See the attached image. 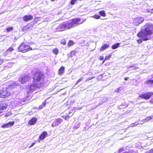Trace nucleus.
Here are the masks:
<instances>
[{
    "label": "nucleus",
    "instance_id": "nucleus-1",
    "mask_svg": "<svg viewBox=\"0 0 153 153\" xmlns=\"http://www.w3.org/2000/svg\"><path fill=\"white\" fill-rule=\"evenodd\" d=\"M45 76L39 73L35 74L33 76V83L31 84L28 89L32 92L37 89L42 88L45 83Z\"/></svg>",
    "mask_w": 153,
    "mask_h": 153
},
{
    "label": "nucleus",
    "instance_id": "nucleus-2",
    "mask_svg": "<svg viewBox=\"0 0 153 153\" xmlns=\"http://www.w3.org/2000/svg\"><path fill=\"white\" fill-rule=\"evenodd\" d=\"M144 27V29L142 30L140 32L137 34V36L142 39L137 40V42L138 43H141L142 42V39L144 41L148 40L149 39V36L152 33L153 30V25L152 24H147Z\"/></svg>",
    "mask_w": 153,
    "mask_h": 153
},
{
    "label": "nucleus",
    "instance_id": "nucleus-3",
    "mask_svg": "<svg viewBox=\"0 0 153 153\" xmlns=\"http://www.w3.org/2000/svg\"><path fill=\"white\" fill-rule=\"evenodd\" d=\"M80 19H76L72 20H70L67 22L59 25L56 28V30L57 31H61L70 29L76 26L77 25L82 24L84 22V21H82V22H80Z\"/></svg>",
    "mask_w": 153,
    "mask_h": 153
},
{
    "label": "nucleus",
    "instance_id": "nucleus-4",
    "mask_svg": "<svg viewBox=\"0 0 153 153\" xmlns=\"http://www.w3.org/2000/svg\"><path fill=\"white\" fill-rule=\"evenodd\" d=\"M35 48L33 49L30 46L26 45L24 44V43H22L20 45L18 49L19 51L24 53L30 50H35Z\"/></svg>",
    "mask_w": 153,
    "mask_h": 153
},
{
    "label": "nucleus",
    "instance_id": "nucleus-5",
    "mask_svg": "<svg viewBox=\"0 0 153 153\" xmlns=\"http://www.w3.org/2000/svg\"><path fill=\"white\" fill-rule=\"evenodd\" d=\"M10 94V93L6 88H3L0 91V97L4 98L6 97L9 96Z\"/></svg>",
    "mask_w": 153,
    "mask_h": 153
},
{
    "label": "nucleus",
    "instance_id": "nucleus-6",
    "mask_svg": "<svg viewBox=\"0 0 153 153\" xmlns=\"http://www.w3.org/2000/svg\"><path fill=\"white\" fill-rule=\"evenodd\" d=\"M153 95V93L152 92H148L142 95H139V97L142 99L145 100H148Z\"/></svg>",
    "mask_w": 153,
    "mask_h": 153
},
{
    "label": "nucleus",
    "instance_id": "nucleus-7",
    "mask_svg": "<svg viewBox=\"0 0 153 153\" xmlns=\"http://www.w3.org/2000/svg\"><path fill=\"white\" fill-rule=\"evenodd\" d=\"M30 79V77L29 76L26 75L20 77L19 81L22 84H24L26 82L28 81Z\"/></svg>",
    "mask_w": 153,
    "mask_h": 153
},
{
    "label": "nucleus",
    "instance_id": "nucleus-8",
    "mask_svg": "<svg viewBox=\"0 0 153 153\" xmlns=\"http://www.w3.org/2000/svg\"><path fill=\"white\" fill-rule=\"evenodd\" d=\"M62 121V120L61 118H58L56 119L53 122L51 126L53 127H55L60 124Z\"/></svg>",
    "mask_w": 153,
    "mask_h": 153
},
{
    "label": "nucleus",
    "instance_id": "nucleus-9",
    "mask_svg": "<svg viewBox=\"0 0 153 153\" xmlns=\"http://www.w3.org/2000/svg\"><path fill=\"white\" fill-rule=\"evenodd\" d=\"M143 19L141 17H138L134 18V24L138 25L142 23L143 21Z\"/></svg>",
    "mask_w": 153,
    "mask_h": 153
},
{
    "label": "nucleus",
    "instance_id": "nucleus-10",
    "mask_svg": "<svg viewBox=\"0 0 153 153\" xmlns=\"http://www.w3.org/2000/svg\"><path fill=\"white\" fill-rule=\"evenodd\" d=\"M14 49L12 47H10L4 53V56L5 57L7 56L9 57L11 53L13 51Z\"/></svg>",
    "mask_w": 153,
    "mask_h": 153
},
{
    "label": "nucleus",
    "instance_id": "nucleus-11",
    "mask_svg": "<svg viewBox=\"0 0 153 153\" xmlns=\"http://www.w3.org/2000/svg\"><path fill=\"white\" fill-rule=\"evenodd\" d=\"M7 107V105L5 103L0 104V113L2 112L5 110Z\"/></svg>",
    "mask_w": 153,
    "mask_h": 153
},
{
    "label": "nucleus",
    "instance_id": "nucleus-12",
    "mask_svg": "<svg viewBox=\"0 0 153 153\" xmlns=\"http://www.w3.org/2000/svg\"><path fill=\"white\" fill-rule=\"evenodd\" d=\"M14 123V121L10 122L6 124H4L2 126V128H8L13 126Z\"/></svg>",
    "mask_w": 153,
    "mask_h": 153
},
{
    "label": "nucleus",
    "instance_id": "nucleus-13",
    "mask_svg": "<svg viewBox=\"0 0 153 153\" xmlns=\"http://www.w3.org/2000/svg\"><path fill=\"white\" fill-rule=\"evenodd\" d=\"M33 18V16L31 15H25L23 17V19L24 21L27 22L32 19Z\"/></svg>",
    "mask_w": 153,
    "mask_h": 153
},
{
    "label": "nucleus",
    "instance_id": "nucleus-14",
    "mask_svg": "<svg viewBox=\"0 0 153 153\" xmlns=\"http://www.w3.org/2000/svg\"><path fill=\"white\" fill-rule=\"evenodd\" d=\"M37 119L35 117H33L28 123L29 125H32L35 124L36 122Z\"/></svg>",
    "mask_w": 153,
    "mask_h": 153
},
{
    "label": "nucleus",
    "instance_id": "nucleus-15",
    "mask_svg": "<svg viewBox=\"0 0 153 153\" xmlns=\"http://www.w3.org/2000/svg\"><path fill=\"white\" fill-rule=\"evenodd\" d=\"M48 135L47 132L44 131L39 136V139L41 140L44 139Z\"/></svg>",
    "mask_w": 153,
    "mask_h": 153
},
{
    "label": "nucleus",
    "instance_id": "nucleus-16",
    "mask_svg": "<svg viewBox=\"0 0 153 153\" xmlns=\"http://www.w3.org/2000/svg\"><path fill=\"white\" fill-rule=\"evenodd\" d=\"M109 46V45L107 44H104L100 48V51H103L106 49Z\"/></svg>",
    "mask_w": 153,
    "mask_h": 153
},
{
    "label": "nucleus",
    "instance_id": "nucleus-17",
    "mask_svg": "<svg viewBox=\"0 0 153 153\" xmlns=\"http://www.w3.org/2000/svg\"><path fill=\"white\" fill-rule=\"evenodd\" d=\"M65 70V68L63 66H62L59 69L58 73L59 75H62L63 74Z\"/></svg>",
    "mask_w": 153,
    "mask_h": 153
},
{
    "label": "nucleus",
    "instance_id": "nucleus-18",
    "mask_svg": "<svg viewBox=\"0 0 153 153\" xmlns=\"http://www.w3.org/2000/svg\"><path fill=\"white\" fill-rule=\"evenodd\" d=\"M71 112L70 111L69 112V115H68L67 114L66 116H63L62 117L63 118H64L66 120H67L71 116H72L73 114H71Z\"/></svg>",
    "mask_w": 153,
    "mask_h": 153
},
{
    "label": "nucleus",
    "instance_id": "nucleus-19",
    "mask_svg": "<svg viewBox=\"0 0 153 153\" xmlns=\"http://www.w3.org/2000/svg\"><path fill=\"white\" fill-rule=\"evenodd\" d=\"M120 44L119 43H117L114 45H113L112 46L111 48L113 49H115L119 47Z\"/></svg>",
    "mask_w": 153,
    "mask_h": 153
},
{
    "label": "nucleus",
    "instance_id": "nucleus-20",
    "mask_svg": "<svg viewBox=\"0 0 153 153\" xmlns=\"http://www.w3.org/2000/svg\"><path fill=\"white\" fill-rule=\"evenodd\" d=\"M127 107V104H126L124 103L123 104H122L121 105H120L119 107V108L120 109H122L123 108H125Z\"/></svg>",
    "mask_w": 153,
    "mask_h": 153
},
{
    "label": "nucleus",
    "instance_id": "nucleus-21",
    "mask_svg": "<svg viewBox=\"0 0 153 153\" xmlns=\"http://www.w3.org/2000/svg\"><path fill=\"white\" fill-rule=\"evenodd\" d=\"M12 58H11L10 59H4L3 60L2 59H0V65L3 63V62H5V61L6 60H9L11 59H12Z\"/></svg>",
    "mask_w": 153,
    "mask_h": 153
},
{
    "label": "nucleus",
    "instance_id": "nucleus-22",
    "mask_svg": "<svg viewBox=\"0 0 153 153\" xmlns=\"http://www.w3.org/2000/svg\"><path fill=\"white\" fill-rule=\"evenodd\" d=\"M99 13L101 16H103L104 17L105 16V11L104 10H102L100 11L99 12Z\"/></svg>",
    "mask_w": 153,
    "mask_h": 153
},
{
    "label": "nucleus",
    "instance_id": "nucleus-23",
    "mask_svg": "<svg viewBox=\"0 0 153 153\" xmlns=\"http://www.w3.org/2000/svg\"><path fill=\"white\" fill-rule=\"evenodd\" d=\"M13 30V28L12 27H8L6 29L7 32H9L11 31H12Z\"/></svg>",
    "mask_w": 153,
    "mask_h": 153
},
{
    "label": "nucleus",
    "instance_id": "nucleus-24",
    "mask_svg": "<svg viewBox=\"0 0 153 153\" xmlns=\"http://www.w3.org/2000/svg\"><path fill=\"white\" fill-rule=\"evenodd\" d=\"M58 50L56 48H55L53 50V53L56 54H57L58 53Z\"/></svg>",
    "mask_w": 153,
    "mask_h": 153
},
{
    "label": "nucleus",
    "instance_id": "nucleus-25",
    "mask_svg": "<svg viewBox=\"0 0 153 153\" xmlns=\"http://www.w3.org/2000/svg\"><path fill=\"white\" fill-rule=\"evenodd\" d=\"M92 17L96 19H98L100 18V16L96 14L92 16Z\"/></svg>",
    "mask_w": 153,
    "mask_h": 153
},
{
    "label": "nucleus",
    "instance_id": "nucleus-26",
    "mask_svg": "<svg viewBox=\"0 0 153 153\" xmlns=\"http://www.w3.org/2000/svg\"><path fill=\"white\" fill-rule=\"evenodd\" d=\"M153 9H146V12H147L150 13L151 14L152 13H153Z\"/></svg>",
    "mask_w": 153,
    "mask_h": 153
},
{
    "label": "nucleus",
    "instance_id": "nucleus-27",
    "mask_svg": "<svg viewBox=\"0 0 153 153\" xmlns=\"http://www.w3.org/2000/svg\"><path fill=\"white\" fill-rule=\"evenodd\" d=\"M46 104V101L45 100L42 104L39 106L40 108H42Z\"/></svg>",
    "mask_w": 153,
    "mask_h": 153
},
{
    "label": "nucleus",
    "instance_id": "nucleus-28",
    "mask_svg": "<svg viewBox=\"0 0 153 153\" xmlns=\"http://www.w3.org/2000/svg\"><path fill=\"white\" fill-rule=\"evenodd\" d=\"M153 118V115L151 116H150L149 117L146 118L145 119V120L146 121L152 119Z\"/></svg>",
    "mask_w": 153,
    "mask_h": 153
},
{
    "label": "nucleus",
    "instance_id": "nucleus-29",
    "mask_svg": "<svg viewBox=\"0 0 153 153\" xmlns=\"http://www.w3.org/2000/svg\"><path fill=\"white\" fill-rule=\"evenodd\" d=\"M77 0H71L70 1L71 4L73 5L77 1Z\"/></svg>",
    "mask_w": 153,
    "mask_h": 153
},
{
    "label": "nucleus",
    "instance_id": "nucleus-30",
    "mask_svg": "<svg viewBox=\"0 0 153 153\" xmlns=\"http://www.w3.org/2000/svg\"><path fill=\"white\" fill-rule=\"evenodd\" d=\"M74 44V42L73 41L70 40L69 41L68 43V46H71L73 45Z\"/></svg>",
    "mask_w": 153,
    "mask_h": 153
},
{
    "label": "nucleus",
    "instance_id": "nucleus-31",
    "mask_svg": "<svg viewBox=\"0 0 153 153\" xmlns=\"http://www.w3.org/2000/svg\"><path fill=\"white\" fill-rule=\"evenodd\" d=\"M111 55H107L106 56L105 58V60H106L110 59L111 57Z\"/></svg>",
    "mask_w": 153,
    "mask_h": 153
},
{
    "label": "nucleus",
    "instance_id": "nucleus-32",
    "mask_svg": "<svg viewBox=\"0 0 153 153\" xmlns=\"http://www.w3.org/2000/svg\"><path fill=\"white\" fill-rule=\"evenodd\" d=\"M66 43V41L65 39H62L61 41V43L63 45H65Z\"/></svg>",
    "mask_w": 153,
    "mask_h": 153
},
{
    "label": "nucleus",
    "instance_id": "nucleus-33",
    "mask_svg": "<svg viewBox=\"0 0 153 153\" xmlns=\"http://www.w3.org/2000/svg\"><path fill=\"white\" fill-rule=\"evenodd\" d=\"M18 85H19L18 84H17L16 83H14L11 86V87L12 88H14L16 86H18Z\"/></svg>",
    "mask_w": 153,
    "mask_h": 153
},
{
    "label": "nucleus",
    "instance_id": "nucleus-34",
    "mask_svg": "<svg viewBox=\"0 0 153 153\" xmlns=\"http://www.w3.org/2000/svg\"><path fill=\"white\" fill-rule=\"evenodd\" d=\"M82 79H83L82 77L80 79H79L77 81V82H76V84H77L79 82L81 81L82 80Z\"/></svg>",
    "mask_w": 153,
    "mask_h": 153
},
{
    "label": "nucleus",
    "instance_id": "nucleus-35",
    "mask_svg": "<svg viewBox=\"0 0 153 153\" xmlns=\"http://www.w3.org/2000/svg\"><path fill=\"white\" fill-rule=\"evenodd\" d=\"M147 83H153V80H149L148 81Z\"/></svg>",
    "mask_w": 153,
    "mask_h": 153
},
{
    "label": "nucleus",
    "instance_id": "nucleus-36",
    "mask_svg": "<svg viewBox=\"0 0 153 153\" xmlns=\"http://www.w3.org/2000/svg\"><path fill=\"white\" fill-rule=\"evenodd\" d=\"M136 145L135 146V147H139V148H140V147L141 146V145H140V143H139L138 144H137H137H136Z\"/></svg>",
    "mask_w": 153,
    "mask_h": 153
},
{
    "label": "nucleus",
    "instance_id": "nucleus-37",
    "mask_svg": "<svg viewBox=\"0 0 153 153\" xmlns=\"http://www.w3.org/2000/svg\"><path fill=\"white\" fill-rule=\"evenodd\" d=\"M74 51H72L71 52V53L70 54H68V55L69 56H71V54H74Z\"/></svg>",
    "mask_w": 153,
    "mask_h": 153
},
{
    "label": "nucleus",
    "instance_id": "nucleus-38",
    "mask_svg": "<svg viewBox=\"0 0 153 153\" xmlns=\"http://www.w3.org/2000/svg\"><path fill=\"white\" fill-rule=\"evenodd\" d=\"M104 57L102 56H100L99 57V59L100 60H102L103 59Z\"/></svg>",
    "mask_w": 153,
    "mask_h": 153
},
{
    "label": "nucleus",
    "instance_id": "nucleus-39",
    "mask_svg": "<svg viewBox=\"0 0 153 153\" xmlns=\"http://www.w3.org/2000/svg\"><path fill=\"white\" fill-rule=\"evenodd\" d=\"M123 150V147L121 148H120V149H119V152H122Z\"/></svg>",
    "mask_w": 153,
    "mask_h": 153
},
{
    "label": "nucleus",
    "instance_id": "nucleus-40",
    "mask_svg": "<svg viewBox=\"0 0 153 153\" xmlns=\"http://www.w3.org/2000/svg\"><path fill=\"white\" fill-rule=\"evenodd\" d=\"M93 78H88L85 80V82H87L88 81L91 79H92Z\"/></svg>",
    "mask_w": 153,
    "mask_h": 153
},
{
    "label": "nucleus",
    "instance_id": "nucleus-41",
    "mask_svg": "<svg viewBox=\"0 0 153 153\" xmlns=\"http://www.w3.org/2000/svg\"><path fill=\"white\" fill-rule=\"evenodd\" d=\"M35 143H32L31 145L29 147V148H31L33 146L35 145Z\"/></svg>",
    "mask_w": 153,
    "mask_h": 153
},
{
    "label": "nucleus",
    "instance_id": "nucleus-42",
    "mask_svg": "<svg viewBox=\"0 0 153 153\" xmlns=\"http://www.w3.org/2000/svg\"><path fill=\"white\" fill-rule=\"evenodd\" d=\"M149 102L153 104V99H151L150 100Z\"/></svg>",
    "mask_w": 153,
    "mask_h": 153
},
{
    "label": "nucleus",
    "instance_id": "nucleus-43",
    "mask_svg": "<svg viewBox=\"0 0 153 153\" xmlns=\"http://www.w3.org/2000/svg\"><path fill=\"white\" fill-rule=\"evenodd\" d=\"M148 153H153V150L150 151Z\"/></svg>",
    "mask_w": 153,
    "mask_h": 153
},
{
    "label": "nucleus",
    "instance_id": "nucleus-44",
    "mask_svg": "<svg viewBox=\"0 0 153 153\" xmlns=\"http://www.w3.org/2000/svg\"><path fill=\"white\" fill-rule=\"evenodd\" d=\"M128 79V77H125L124 78V79L125 80H126Z\"/></svg>",
    "mask_w": 153,
    "mask_h": 153
},
{
    "label": "nucleus",
    "instance_id": "nucleus-45",
    "mask_svg": "<svg viewBox=\"0 0 153 153\" xmlns=\"http://www.w3.org/2000/svg\"><path fill=\"white\" fill-rule=\"evenodd\" d=\"M27 28V27L26 26L24 28H23V29L24 30L25 29H26V28Z\"/></svg>",
    "mask_w": 153,
    "mask_h": 153
},
{
    "label": "nucleus",
    "instance_id": "nucleus-46",
    "mask_svg": "<svg viewBox=\"0 0 153 153\" xmlns=\"http://www.w3.org/2000/svg\"><path fill=\"white\" fill-rule=\"evenodd\" d=\"M105 59H104V60L103 61V62H102V63H103L105 62Z\"/></svg>",
    "mask_w": 153,
    "mask_h": 153
},
{
    "label": "nucleus",
    "instance_id": "nucleus-47",
    "mask_svg": "<svg viewBox=\"0 0 153 153\" xmlns=\"http://www.w3.org/2000/svg\"><path fill=\"white\" fill-rule=\"evenodd\" d=\"M51 1H54L55 0H50Z\"/></svg>",
    "mask_w": 153,
    "mask_h": 153
},
{
    "label": "nucleus",
    "instance_id": "nucleus-48",
    "mask_svg": "<svg viewBox=\"0 0 153 153\" xmlns=\"http://www.w3.org/2000/svg\"><path fill=\"white\" fill-rule=\"evenodd\" d=\"M75 127V128H76H76H78L79 127Z\"/></svg>",
    "mask_w": 153,
    "mask_h": 153
},
{
    "label": "nucleus",
    "instance_id": "nucleus-49",
    "mask_svg": "<svg viewBox=\"0 0 153 153\" xmlns=\"http://www.w3.org/2000/svg\"><path fill=\"white\" fill-rule=\"evenodd\" d=\"M152 77L153 78V74L152 75Z\"/></svg>",
    "mask_w": 153,
    "mask_h": 153
},
{
    "label": "nucleus",
    "instance_id": "nucleus-50",
    "mask_svg": "<svg viewBox=\"0 0 153 153\" xmlns=\"http://www.w3.org/2000/svg\"><path fill=\"white\" fill-rule=\"evenodd\" d=\"M1 0H0V1H1Z\"/></svg>",
    "mask_w": 153,
    "mask_h": 153
}]
</instances>
